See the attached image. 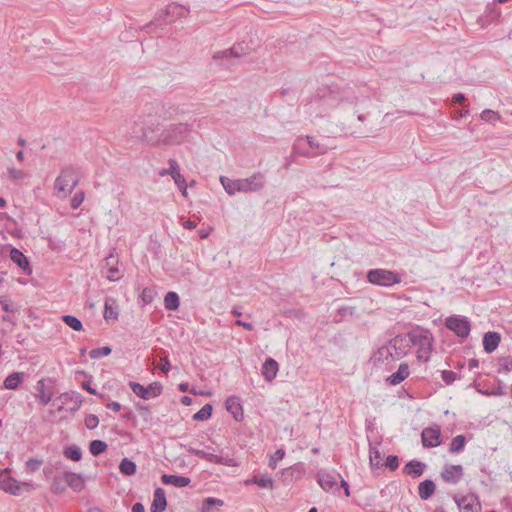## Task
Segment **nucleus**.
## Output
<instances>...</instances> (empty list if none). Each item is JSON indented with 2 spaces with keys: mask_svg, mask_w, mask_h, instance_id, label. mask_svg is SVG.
<instances>
[{
  "mask_svg": "<svg viewBox=\"0 0 512 512\" xmlns=\"http://www.w3.org/2000/svg\"><path fill=\"white\" fill-rule=\"evenodd\" d=\"M189 131L190 127L188 124L178 123L169 125L160 132V135H149L146 131L140 135L133 131L132 136L141 139L142 142L149 145H168L182 142Z\"/></svg>",
  "mask_w": 512,
  "mask_h": 512,
  "instance_id": "nucleus-1",
  "label": "nucleus"
},
{
  "mask_svg": "<svg viewBox=\"0 0 512 512\" xmlns=\"http://www.w3.org/2000/svg\"><path fill=\"white\" fill-rule=\"evenodd\" d=\"M408 348L407 339L397 335L381 345L371 356V361L378 365L399 360L407 354Z\"/></svg>",
  "mask_w": 512,
  "mask_h": 512,
  "instance_id": "nucleus-2",
  "label": "nucleus"
},
{
  "mask_svg": "<svg viewBox=\"0 0 512 512\" xmlns=\"http://www.w3.org/2000/svg\"><path fill=\"white\" fill-rule=\"evenodd\" d=\"M219 180L224 190L229 195L259 192L264 188L266 183L265 176L261 172L253 173L250 177L241 179H230L226 176H220Z\"/></svg>",
  "mask_w": 512,
  "mask_h": 512,
  "instance_id": "nucleus-3",
  "label": "nucleus"
},
{
  "mask_svg": "<svg viewBox=\"0 0 512 512\" xmlns=\"http://www.w3.org/2000/svg\"><path fill=\"white\" fill-rule=\"evenodd\" d=\"M407 337L408 344L418 348L417 359L423 362L429 361L434 344V337L432 333L427 329L418 327L417 329L408 332Z\"/></svg>",
  "mask_w": 512,
  "mask_h": 512,
  "instance_id": "nucleus-4",
  "label": "nucleus"
},
{
  "mask_svg": "<svg viewBox=\"0 0 512 512\" xmlns=\"http://www.w3.org/2000/svg\"><path fill=\"white\" fill-rule=\"evenodd\" d=\"M79 182L77 170L68 166L61 170L60 175L56 178L54 188L58 194L63 197L71 194Z\"/></svg>",
  "mask_w": 512,
  "mask_h": 512,
  "instance_id": "nucleus-5",
  "label": "nucleus"
},
{
  "mask_svg": "<svg viewBox=\"0 0 512 512\" xmlns=\"http://www.w3.org/2000/svg\"><path fill=\"white\" fill-rule=\"evenodd\" d=\"M367 280L374 285L390 287L401 282L398 273L386 269H371L367 273Z\"/></svg>",
  "mask_w": 512,
  "mask_h": 512,
  "instance_id": "nucleus-6",
  "label": "nucleus"
},
{
  "mask_svg": "<svg viewBox=\"0 0 512 512\" xmlns=\"http://www.w3.org/2000/svg\"><path fill=\"white\" fill-rule=\"evenodd\" d=\"M0 489L11 495L19 496L23 491H31L33 486L27 482L19 483L9 475L8 470H0Z\"/></svg>",
  "mask_w": 512,
  "mask_h": 512,
  "instance_id": "nucleus-7",
  "label": "nucleus"
},
{
  "mask_svg": "<svg viewBox=\"0 0 512 512\" xmlns=\"http://www.w3.org/2000/svg\"><path fill=\"white\" fill-rule=\"evenodd\" d=\"M445 326L462 339L467 338L471 331L469 320L460 315L447 317L445 320Z\"/></svg>",
  "mask_w": 512,
  "mask_h": 512,
  "instance_id": "nucleus-8",
  "label": "nucleus"
},
{
  "mask_svg": "<svg viewBox=\"0 0 512 512\" xmlns=\"http://www.w3.org/2000/svg\"><path fill=\"white\" fill-rule=\"evenodd\" d=\"M58 401H60V405L58 406V411H66L71 414L77 412L82 405V396L80 393L72 391L61 394L58 397Z\"/></svg>",
  "mask_w": 512,
  "mask_h": 512,
  "instance_id": "nucleus-9",
  "label": "nucleus"
},
{
  "mask_svg": "<svg viewBox=\"0 0 512 512\" xmlns=\"http://www.w3.org/2000/svg\"><path fill=\"white\" fill-rule=\"evenodd\" d=\"M129 387L138 397L149 400L159 396L162 392V385L159 382H153L148 386L144 387L138 382L130 381Z\"/></svg>",
  "mask_w": 512,
  "mask_h": 512,
  "instance_id": "nucleus-10",
  "label": "nucleus"
},
{
  "mask_svg": "<svg viewBox=\"0 0 512 512\" xmlns=\"http://www.w3.org/2000/svg\"><path fill=\"white\" fill-rule=\"evenodd\" d=\"M341 475L327 470H319L317 473L318 483L323 490L330 493H335L339 490L338 479Z\"/></svg>",
  "mask_w": 512,
  "mask_h": 512,
  "instance_id": "nucleus-11",
  "label": "nucleus"
},
{
  "mask_svg": "<svg viewBox=\"0 0 512 512\" xmlns=\"http://www.w3.org/2000/svg\"><path fill=\"white\" fill-rule=\"evenodd\" d=\"M454 500L461 512H474L480 506L475 494H467L461 497L455 496Z\"/></svg>",
  "mask_w": 512,
  "mask_h": 512,
  "instance_id": "nucleus-12",
  "label": "nucleus"
},
{
  "mask_svg": "<svg viewBox=\"0 0 512 512\" xmlns=\"http://www.w3.org/2000/svg\"><path fill=\"white\" fill-rule=\"evenodd\" d=\"M463 476V467L461 465H445L441 472L442 479L447 483L456 484Z\"/></svg>",
  "mask_w": 512,
  "mask_h": 512,
  "instance_id": "nucleus-13",
  "label": "nucleus"
},
{
  "mask_svg": "<svg viewBox=\"0 0 512 512\" xmlns=\"http://www.w3.org/2000/svg\"><path fill=\"white\" fill-rule=\"evenodd\" d=\"M247 54V47H244L242 44H237L232 46L229 49L217 51L213 55V59L215 60H223L229 58H238Z\"/></svg>",
  "mask_w": 512,
  "mask_h": 512,
  "instance_id": "nucleus-14",
  "label": "nucleus"
},
{
  "mask_svg": "<svg viewBox=\"0 0 512 512\" xmlns=\"http://www.w3.org/2000/svg\"><path fill=\"white\" fill-rule=\"evenodd\" d=\"M424 447H437L441 443V432L438 428H425L421 434Z\"/></svg>",
  "mask_w": 512,
  "mask_h": 512,
  "instance_id": "nucleus-15",
  "label": "nucleus"
},
{
  "mask_svg": "<svg viewBox=\"0 0 512 512\" xmlns=\"http://www.w3.org/2000/svg\"><path fill=\"white\" fill-rule=\"evenodd\" d=\"M225 407H226L227 411L233 415V418L236 421H241L243 419V409H242L239 397H237V396L228 397L225 402Z\"/></svg>",
  "mask_w": 512,
  "mask_h": 512,
  "instance_id": "nucleus-16",
  "label": "nucleus"
},
{
  "mask_svg": "<svg viewBox=\"0 0 512 512\" xmlns=\"http://www.w3.org/2000/svg\"><path fill=\"white\" fill-rule=\"evenodd\" d=\"M167 506L165 491L162 488H156L153 495V501L150 512H164Z\"/></svg>",
  "mask_w": 512,
  "mask_h": 512,
  "instance_id": "nucleus-17",
  "label": "nucleus"
},
{
  "mask_svg": "<svg viewBox=\"0 0 512 512\" xmlns=\"http://www.w3.org/2000/svg\"><path fill=\"white\" fill-rule=\"evenodd\" d=\"M11 260L16 263L26 274H31L32 269L30 267L27 257L17 248H12L10 251Z\"/></svg>",
  "mask_w": 512,
  "mask_h": 512,
  "instance_id": "nucleus-18",
  "label": "nucleus"
},
{
  "mask_svg": "<svg viewBox=\"0 0 512 512\" xmlns=\"http://www.w3.org/2000/svg\"><path fill=\"white\" fill-rule=\"evenodd\" d=\"M118 305L114 298L107 297L104 303V319L108 321L118 320Z\"/></svg>",
  "mask_w": 512,
  "mask_h": 512,
  "instance_id": "nucleus-19",
  "label": "nucleus"
},
{
  "mask_svg": "<svg viewBox=\"0 0 512 512\" xmlns=\"http://www.w3.org/2000/svg\"><path fill=\"white\" fill-rule=\"evenodd\" d=\"M162 482L166 485H173L178 488L186 487L190 484L191 480L188 477L174 475V474H164L162 475Z\"/></svg>",
  "mask_w": 512,
  "mask_h": 512,
  "instance_id": "nucleus-20",
  "label": "nucleus"
},
{
  "mask_svg": "<svg viewBox=\"0 0 512 512\" xmlns=\"http://www.w3.org/2000/svg\"><path fill=\"white\" fill-rule=\"evenodd\" d=\"M500 334L498 332H487L483 337L484 350L487 353L494 352L500 343Z\"/></svg>",
  "mask_w": 512,
  "mask_h": 512,
  "instance_id": "nucleus-21",
  "label": "nucleus"
},
{
  "mask_svg": "<svg viewBox=\"0 0 512 512\" xmlns=\"http://www.w3.org/2000/svg\"><path fill=\"white\" fill-rule=\"evenodd\" d=\"M410 374L409 366L407 363H401L397 369V371L393 374H391L388 377V382L391 385H398L402 381H404L406 378H408Z\"/></svg>",
  "mask_w": 512,
  "mask_h": 512,
  "instance_id": "nucleus-22",
  "label": "nucleus"
},
{
  "mask_svg": "<svg viewBox=\"0 0 512 512\" xmlns=\"http://www.w3.org/2000/svg\"><path fill=\"white\" fill-rule=\"evenodd\" d=\"M278 372V363L272 359L268 358L265 360L262 366V375L267 381H272Z\"/></svg>",
  "mask_w": 512,
  "mask_h": 512,
  "instance_id": "nucleus-23",
  "label": "nucleus"
},
{
  "mask_svg": "<svg viewBox=\"0 0 512 512\" xmlns=\"http://www.w3.org/2000/svg\"><path fill=\"white\" fill-rule=\"evenodd\" d=\"M246 484H256L261 488L272 489L274 481L269 474H257L245 481Z\"/></svg>",
  "mask_w": 512,
  "mask_h": 512,
  "instance_id": "nucleus-24",
  "label": "nucleus"
},
{
  "mask_svg": "<svg viewBox=\"0 0 512 512\" xmlns=\"http://www.w3.org/2000/svg\"><path fill=\"white\" fill-rule=\"evenodd\" d=\"M436 485L432 480L426 479L418 486V493L422 500H428L435 492Z\"/></svg>",
  "mask_w": 512,
  "mask_h": 512,
  "instance_id": "nucleus-25",
  "label": "nucleus"
},
{
  "mask_svg": "<svg viewBox=\"0 0 512 512\" xmlns=\"http://www.w3.org/2000/svg\"><path fill=\"white\" fill-rule=\"evenodd\" d=\"M204 460H206L210 463L221 464V465H226V466H235L236 465L235 460L233 458H230L228 456L217 455V454H214L212 452H207V451L205 453Z\"/></svg>",
  "mask_w": 512,
  "mask_h": 512,
  "instance_id": "nucleus-26",
  "label": "nucleus"
},
{
  "mask_svg": "<svg viewBox=\"0 0 512 512\" xmlns=\"http://www.w3.org/2000/svg\"><path fill=\"white\" fill-rule=\"evenodd\" d=\"M425 464L418 460L409 461L404 467V473L412 477H419L424 472Z\"/></svg>",
  "mask_w": 512,
  "mask_h": 512,
  "instance_id": "nucleus-27",
  "label": "nucleus"
},
{
  "mask_svg": "<svg viewBox=\"0 0 512 512\" xmlns=\"http://www.w3.org/2000/svg\"><path fill=\"white\" fill-rule=\"evenodd\" d=\"M64 480L75 491H81L84 488L82 477L76 473L65 472Z\"/></svg>",
  "mask_w": 512,
  "mask_h": 512,
  "instance_id": "nucleus-28",
  "label": "nucleus"
},
{
  "mask_svg": "<svg viewBox=\"0 0 512 512\" xmlns=\"http://www.w3.org/2000/svg\"><path fill=\"white\" fill-rule=\"evenodd\" d=\"M116 262L117 259L113 255H110L105 259L106 266H109L106 272V277L110 281H116L122 276L119 269L115 266Z\"/></svg>",
  "mask_w": 512,
  "mask_h": 512,
  "instance_id": "nucleus-29",
  "label": "nucleus"
},
{
  "mask_svg": "<svg viewBox=\"0 0 512 512\" xmlns=\"http://www.w3.org/2000/svg\"><path fill=\"white\" fill-rule=\"evenodd\" d=\"M133 131L137 132L140 135L143 134L144 131H146L149 135H160V133H158L157 129L155 127H153L152 125L151 126L141 125L140 127H138V124L136 122H133L128 126V133H129L130 138L138 140V141H142L141 139L132 136Z\"/></svg>",
  "mask_w": 512,
  "mask_h": 512,
  "instance_id": "nucleus-30",
  "label": "nucleus"
},
{
  "mask_svg": "<svg viewBox=\"0 0 512 512\" xmlns=\"http://www.w3.org/2000/svg\"><path fill=\"white\" fill-rule=\"evenodd\" d=\"M24 379V373L23 372H14L10 375H8L3 383V386L5 389L14 390L17 389L20 383Z\"/></svg>",
  "mask_w": 512,
  "mask_h": 512,
  "instance_id": "nucleus-31",
  "label": "nucleus"
},
{
  "mask_svg": "<svg viewBox=\"0 0 512 512\" xmlns=\"http://www.w3.org/2000/svg\"><path fill=\"white\" fill-rule=\"evenodd\" d=\"M180 299L176 292L170 291L164 297V306L169 311H175L179 308Z\"/></svg>",
  "mask_w": 512,
  "mask_h": 512,
  "instance_id": "nucleus-32",
  "label": "nucleus"
},
{
  "mask_svg": "<svg viewBox=\"0 0 512 512\" xmlns=\"http://www.w3.org/2000/svg\"><path fill=\"white\" fill-rule=\"evenodd\" d=\"M306 139H307L309 147L311 149L315 150V152L312 153V155H314V157L328 152L329 147L327 145L320 143L319 141H317L316 139H314L311 136H306Z\"/></svg>",
  "mask_w": 512,
  "mask_h": 512,
  "instance_id": "nucleus-33",
  "label": "nucleus"
},
{
  "mask_svg": "<svg viewBox=\"0 0 512 512\" xmlns=\"http://www.w3.org/2000/svg\"><path fill=\"white\" fill-rule=\"evenodd\" d=\"M119 470L122 474L132 476L136 473V463L128 458H123L119 465Z\"/></svg>",
  "mask_w": 512,
  "mask_h": 512,
  "instance_id": "nucleus-34",
  "label": "nucleus"
},
{
  "mask_svg": "<svg viewBox=\"0 0 512 512\" xmlns=\"http://www.w3.org/2000/svg\"><path fill=\"white\" fill-rule=\"evenodd\" d=\"M36 397L39 399L41 405H47L52 398L51 393L46 392L44 388V380H40L37 383V394Z\"/></svg>",
  "mask_w": 512,
  "mask_h": 512,
  "instance_id": "nucleus-35",
  "label": "nucleus"
},
{
  "mask_svg": "<svg viewBox=\"0 0 512 512\" xmlns=\"http://www.w3.org/2000/svg\"><path fill=\"white\" fill-rule=\"evenodd\" d=\"M466 444V438L464 435H457L454 437L450 443V452L451 453H459L464 450Z\"/></svg>",
  "mask_w": 512,
  "mask_h": 512,
  "instance_id": "nucleus-36",
  "label": "nucleus"
},
{
  "mask_svg": "<svg viewBox=\"0 0 512 512\" xmlns=\"http://www.w3.org/2000/svg\"><path fill=\"white\" fill-rule=\"evenodd\" d=\"M381 460H382V456H381V452L379 451V449L377 447L370 445L369 461H370L371 468L372 469L378 468L381 464Z\"/></svg>",
  "mask_w": 512,
  "mask_h": 512,
  "instance_id": "nucleus-37",
  "label": "nucleus"
},
{
  "mask_svg": "<svg viewBox=\"0 0 512 512\" xmlns=\"http://www.w3.org/2000/svg\"><path fill=\"white\" fill-rule=\"evenodd\" d=\"M63 322L69 326L74 331H81L83 329L82 322L79 318L72 316V315H63L62 316Z\"/></svg>",
  "mask_w": 512,
  "mask_h": 512,
  "instance_id": "nucleus-38",
  "label": "nucleus"
},
{
  "mask_svg": "<svg viewBox=\"0 0 512 512\" xmlns=\"http://www.w3.org/2000/svg\"><path fill=\"white\" fill-rule=\"evenodd\" d=\"M107 444L102 440H93L89 445L90 453L93 456H98L107 450Z\"/></svg>",
  "mask_w": 512,
  "mask_h": 512,
  "instance_id": "nucleus-39",
  "label": "nucleus"
},
{
  "mask_svg": "<svg viewBox=\"0 0 512 512\" xmlns=\"http://www.w3.org/2000/svg\"><path fill=\"white\" fill-rule=\"evenodd\" d=\"M212 405L205 404L198 412L193 415V419L197 421H205L211 417Z\"/></svg>",
  "mask_w": 512,
  "mask_h": 512,
  "instance_id": "nucleus-40",
  "label": "nucleus"
},
{
  "mask_svg": "<svg viewBox=\"0 0 512 512\" xmlns=\"http://www.w3.org/2000/svg\"><path fill=\"white\" fill-rule=\"evenodd\" d=\"M480 118L485 122L494 124L501 119V116L491 109H485L481 112Z\"/></svg>",
  "mask_w": 512,
  "mask_h": 512,
  "instance_id": "nucleus-41",
  "label": "nucleus"
},
{
  "mask_svg": "<svg viewBox=\"0 0 512 512\" xmlns=\"http://www.w3.org/2000/svg\"><path fill=\"white\" fill-rule=\"evenodd\" d=\"M64 455L73 461H79L82 457L81 449L76 445H71L64 450Z\"/></svg>",
  "mask_w": 512,
  "mask_h": 512,
  "instance_id": "nucleus-42",
  "label": "nucleus"
},
{
  "mask_svg": "<svg viewBox=\"0 0 512 512\" xmlns=\"http://www.w3.org/2000/svg\"><path fill=\"white\" fill-rule=\"evenodd\" d=\"M7 176L12 181H19L26 177V173L21 169L9 167L7 169Z\"/></svg>",
  "mask_w": 512,
  "mask_h": 512,
  "instance_id": "nucleus-43",
  "label": "nucleus"
},
{
  "mask_svg": "<svg viewBox=\"0 0 512 512\" xmlns=\"http://www.w3.org/2000/svg\"><path fill=\"white\" fill-rule=\"evenodd\" d=\"M111 353V348L108 346H103L99 348L92 349L89 353L92 359H99L105 356H108Z\"/></svg>",
  "mask_w": 512,
  "mask_h": 512,
  "instance_id": "nucleus-44",
  "label": "nucleus"
},
{
  "mask_svg": "<svg viewBox=\"0 0 512 512\" xmlns=\"http://www.w3.org/2000/svg\"><path fill=\"white\" fill-rule=\"evenodd\" d=\"M285 456V450L284 449H277L274 454H272L269 458V466L272 469H275L277 466V463L281 461Z\"/></svg>",
  "mask_w": 512,
  "mask_h": 512,
  "instance_id": "nucleus-45",
  "label": "nucleus"
},
{
  "mask_svg": "<svg viewBox=\"0 0 512 512\" xmlns=\"http://www.w3.org/2000/svg\"><path fill=\"white\" fill-rule=\"evenodd\" d=\"M222 506L223 501L217 498L208 497L204 500L202 512H210L212 506Z\"/></svg>",
  "mask_w": 512,
  "mask_h": 512,
  "instance_id": "nucleus-46",
  "label": "nucleus"
},
{
  "mask_svg": "<svg viewBox=\"0 0 512 512\" xmlns=\"http://www.w3.org/2000/svg\"><path fill=\"white\" fill-rule=\"evenodd\" d=\"M173 180L176 186L182 192L183 196H187V183L184 176L182 174L176 175L175 177H173Z\"/></svg>",
  "mask_w": 512,
  "mask_h": 512,
  "instance_id": "nucleus-47",
  "label": "nucleus"
},
{
  "mask_svg": "<svg viewBox=\"0 0 512 512\" xmlns=\"http://www.w3.org/2000/svg\"><path fill=\"white\" fill-rule=\"evenodd\" d=\"M499 372L508 373L512 371V358L511 357H502L499 359Z\"/></svg>",
  "mask_w": 512,
  "mask_h": 512,
  "instance_id": "nucleus-48",
  "label": "nucleus"
},
{
  "mask_svg": "<svg viewBox=\"0 0 512 512\" xmlns=\"http://www.w3.org/2000/svg\"><path fill=\"white\" fill-rule=\"evenodd\" d=\"M302 140H303V138L300 137L293 144V154L296 156L314 157V155H312V153H309L305 150L300 149V143Z\"/></svg>",
  "mask_w": 512,
  "mask_h": 512,
  "instance_id": "nucleus-49",
  "label": "nucleus"
},
{
  "mask_svg": "<svg viewBox=\"0 0 512 512\" xmlns=\"http://www.w3.org/2000/svg\"><path fill=\"white\" fill-rule=\"evenodd\" d=\"M84 423L89 430H92L98 426L99 418L94 414H88L84 419Z\"/></svg>",
  "mask_w": 512,
  "mask_h": 512,
  "instance_id": "nucleus-50",
  "label": "nucleus"
},
{
  "mask_svg": "<svg viewBox=\"0 0 512 512\" xmlns=\"http://www.w3.org/2000/svg\"><path fill=\"white\" fill-rule=\"evenodd\" d=\"M442 380L447 384L451 385L457 378V373L452 370H443L441 371Z\"/></svg>",
  "mask_w": 512,
  "mask_h": 512,
  "instance_id": "nucleus-51",
  "label": "nucleus"
},
{
  "mask_svg": "<svg viewBox=\"0 0 512 512\" xmlns=\"http://www.w3.org/2000/svg\"><path fill=\"white\" fill-rule=\"evenodd\" d=\"M42 460L37 458H31L26 462V468L31 472H36L40 469Z\"/></svg>",
  "mask_w": 512,
  "mask_h": 512,
  "instance_id": "nucleus-52",
  "label": "nucleus"
},
{
  "mask_svg": "<svg viewBox=\"0 0 512 512\" xmlns=\"http://www.w3.org/2000/svg\"><path fill=\"white\" fill-rule=\"evenodd\" d=\"M168 163H169V175L173 178L175 177L176 175H180L181 172H180V166L179 164L177 163V161L175 159H169L168 160Z\"/></svg>",
  "mask_w": 512,
  "mask_h": 512,
  "instance_id": "nucleus-53",
  "label": "nucleus"
},
{
  "mask_svg": "<svg viewBox=\"0 0 512 512\" xmlns=\"http://www.w3.org/2000/svg\"><path fill=\"white\" fill-rule=\"evenodd\" d=\"M386 467H388L391 471H395L399 466V461L397 456L389 455L384 463Z\"/></svg>",
  "mask_w": 512,
  "mask_h": 512,
  "instance_id": "nucleus-54",
  "label": "nucleus"
},
{
  "mask_svg": "<svg viewBox=\"0 0 512 512\" xmlns=\"http://www.w3.org/2000/svg\"><path fill=\"white\" fill-rule=\"evenodd\" d=\"M140 298L144 304H149L153 300V291L149 288H144L140 295Z\"/></svg>",
  "mask_w": 512,
  "mask_h": 512,
  "instance_id": "nucleus-55",
  "label": "nucleus"
},
{
  "mask_svg": "<svg viewBox=\"0 0 512 512\" xmlns=\"http://www.w3.org/2000/svg\"><path fill=\"white\" fill-rule=\"evenodd\" d=\"M84 201V193L79 192L74 195V197L71 200V207L72 209H77Z\"/></svg>",
  "mask_w": 512,
  "mask_h": 512,
  "instance_id": "nucleus-56",
  "label": "nucleus"
},
{
  "mask_svg": "<svg viewBox=\"0 0 512 512\" xmlns=\"http://www.w3.org/2000/svg\"><path fill=\"white\" fill-rule=\"evenodd\" d=\"M184 448L186 449V451L189 454L195 455V456H197V457H199L201 459L205 458L206 451H204V450L196 449V448H193V447L187 446V445H185Z\"/></svg>",
  "mask_w": 512,
  "mask_h": 512,
  "instance_id": "nucleus-57",
  "label": "nucleus"
},
{
  "mask_svg": "<svg viewBox=\"0 0 512 512\" xmlns=\"http://www.w3.org/2000/svg\"><path fill=\"white\" fill-rule=\"evenodd\" d=\"M161 360V365L159 366V369L165 373V374H168V372L170 371L171 369V364H170V361L168 360L167 356H164V357H161L160 358Z\"/></svg>",
  "mask_w": 512,
  "mask_h": 512,
  "instance_id": "nucleus-58",
  "label": "nucleus"
},
{
  "mask_svg": "<svg viewBox=\"0 0 512 512\" xmlns=\"http://www.w3.org/2000/svg\"><path fill=\"white\" fill-rule=\"evenodd\" d=\"M235 324L238 325V326L243 327L244 329H246L248 331H252L254 329L253 324L250 323V322H244L242 320H236Z\"/></svg>",
  "mask_w": 512,
  "mask_h": 512,
  "instance_id": "nucleus-59",
  "label": "nucleus"
},
{
  "mask_svg": "<svg viewBox=\"0 0 512 512\" xmlns=\"http://www.w3.org/2000/svg\"><path fill=\"white\" fill-rule=\"evenodd\" d=\"M106 406L108 409H111L116 412L121 410V404L117 401H111Z\"/></svg>",
  "mask_w": 512,
  "mask_h": 512,
  "instance_id": "nucleus-60",
  "label": "nucleus"
},
{
  "mask_svg": "<svg viewBox=\"0 0 512 512\" xmlns=\"http://www.w3.org/2000/svg\"><path fill=\"white\" fill-rule=\"evenodd\" d=\"M183 227L186 228V229H194L196 228L197 224L194 222V221H191V220H185L183 223H182Z\"/></svg>",
  "mask_w": 512,
  "mask_h": 512,
  "instance_id": "nucleus-61",
  "label": "nucleus"
},
{
  "mask_svg": "<svg viewBox=\"0 0 512 512\" xmlns=\"http://www.w3.org/2000/svg\"><path fill=\"white\" fill-rule=\"evenodd\" d=\"M0 303L2 304L3 310H5L6 312L13 311L11 304L7 300H0Z\"/></svg>",
  "mask_w": 512,
  "mask_h": 512,
  "instance_id": "nucleus-62",
  "label": "nucleus"
},
{
  "mask_svg": "<svg viewBox=\"0 0 512 512\" xmlns=\"http://www.w3.org/2000/svg\"><path fill=\"white\" fill-rule=\"evenodd\" d=\"M131 512H145L144 506L141 503H135L132 506Z\"/></svg>",
  "mask_w": 512,
  "mask_h": 512,
  "instance_id": "nucleus-63",
  "label": "nucleus"
},
{
  "mask_svg": "<svg viewBox=\"0 0 512 512\" xmlns=\"http://www.w3.org/2000/svg\"><path fill=\"white\" fill-rule=\"evenodd\" d=\"M465 100V95L462 93H458L453 96V102L454 103H462Z\"/></svg>",
  "mask_w": 512,
  "mask_h": 512,
  "instance_id": "nucleus-64",
  "label": "nucleus"
}]
</instances>
